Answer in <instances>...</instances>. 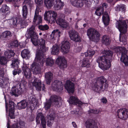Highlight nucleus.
<instances>
[{
  "mask_svg": "<svg viewBox=\"0 0 128 128\" xmlns=\"http://www.w3.org/2000/svg\"><path fill=\"white\" fill-rule=\"evenodd\" d=\"M35 27L34 25L28 29L26 33L28 38H30L32 44L35 46L40 45V48L38 50L36 54L35 60L36 61L39 62L42 59V63L43 64L45 62L44 58V53L47 50L45 46V40L43 38L38 40V36L34 31Z\"/></svg>",
  "mask_w": 128,
  "mask_h": 128,
  "instance_id": "obj_1",
  "label": "nucleus"
},
{
  "mask_svg": "<svg viewBox=\"0 0 128 128\" xmlns=\"http://www.w3.org/2000/svg\"><path fill=\"white\" fill-rule=\"evenodd\" d=\"M108 86L106 79L104 76H101L97 78L96 82L92 84V88L94 91L99 92L102 89L105 90Z\"/></svg>",
  "mask_w": 128,
  "mask_h": 128,
  "instance_id": "obj_2",
  "label": "nucleus"
},
{
  "mask_svg": "<svg viewBox=\"0 0 128 128\" xmlns=\"http://www.w3.org/2000/svg\"><path fill=\"white\" fill-rule=\"evenodd\" d=\"M45 6L48 8H50L54 5L55 10L62 9L64 6L61 0H44Z\"/></svg>",
  "mask_w": 128,
  "mask_h": 128,
  "instance_id": "obj_3",
  "label": "nucleus"
},
{
  "mask_svg": "<svg viewBox=\"0 0 128 128\" xmlns=\"http://www.w3.org/2000/svg\"><path fill=\"white\" fill-rule=\"evenodd\" d=\"M115 51L116 52L121 54V61L123 62L126 66H128V56L126 55L127 52L126 48L124 47L118 46L115 48Z\"/></svg>",
  "mask_w": 128,
  "mask_h": 128,
  "instance_id": "obj_4",
  "label": "nucleus"
},
{
  "mask_svg": "<svg viewBox=\"0 0 128 128\" xmlns=\"http://www.w3.org/2000/svg\"><path fill=\"white\" fill-rule=\"evenodd\" d=\"M110 60L102 56L98 57L96 61L98 64L99 67L102 69L105 70L109 69L111 66Z\"/></svg>",
  "mask_w": 128,
  "mask_h": 128,
  "instance_id": "obj_5",
  "label": "nucleus"
},
{
  "mask_svg": "<svg viewBox=\"0 0 128 128\" xmlns=\"http://www.w3.org/2000/svg\"><path fill=\"white\" fill-rule=\"evenodd\" d=\"M61 98L59 96L53 95L51 96L48 100L44 103V108L46 110L49 109L51 106L52 102H54L56 106L59 105V102L61 100Z\"/></svg>",
  "mask_w": 128,
  "mask_h": 128,
  "instance_id": "obj_6",
  "label": "nucleus"
},
{
  "mask_svg": "<svg viewBox=\"0 0 128 128\" xmlns=\"http://www.w3.org/2000/svg\"><path fill=\"white\" fill-rule=\"evenodd\" d=\"M95 52L94 50H88L85 53L84 55L86 58L83 60L81 66L82 67L89 68L90 66V63L89 59L90 57L92 56L95 53Z\"/></svg>",
  "mask_w": 128,
  "mask_h": 128,
  "instance_id": "obj_7",
  "label": "nucleus"
},
{
  "mask_svg": "<svg viewBox=\"0 0 128 128\" xmlns=\"http://www.w3.org/2000/svg\"><path fill=\"white\" fill-rule=\"evenodd\" d=\"M116 25V27L121 33L123 34L126 32L128 26L125 20H120L119 21H117Z\"/></svg>",
  "mask_w": 128,
  "mask_h": 128,
  "instance_id": "obj_8",
  "label": "nucleus"
},
{
  "mask_svg": "<svg viewBox=\"0 0 128 128\" xmlns=\"http://www.w3.org/2000/svg\"><path fill=\"white\" fill-rule=\"evenodd\" d=\"M87 34L90 40L92 41L98 39L100 36V34L97 31L91 28L88 30Z\"/></svg>",
  "mask_w": 128,
  "mask_h": 128,
  "instance_id": "obj_9",
  "label": "nucleus"
},
{
  "mask_svg": "<svg viewBox=\"0 0 128 128\" xmlns=\"http://www.w3.org/2000/svg\"><path fill=\"white\" fill-rule=\"evenodd\" d=\"M57 15V13L53 11L45 12L44 14V19L45 20L53 22L56 20Z\"/></svg>",
  "mask_w": 128,
  "mask_h": 128,
  "instance_id": "obj_10",
  "label": "nucleus"
},
{
  "mask_svg": "<svg viewBox=\"0 0 128 128\" xmlns=\"http://www.w3.org/2000/svg\"><path fill=\"white\" fill-rule=\"evenodd\" d=\"M24 2L25 5L22 8V15L23 18L26 19L27 18V15L28 13L27 6L29 7L32 6L33 2L31 0H24Z\"/></svg>",
  "mask_w": 128,
  "mask_h": 128,
  "instance_id": "obj_11",
  "label": "nucleus"
},
{
  "mask_svg": "<svg viewBox=\"0 0 128 128\" xmlns=\"http://www.w3.org/2000/svg\"><path fill=\"white\" fill-rule=\"evenodd\" d=\"M116 114L118 118L125 120L128 118V110L120 108L118 110Z\"/></svg>",
  "mask_w": 128,
  "mask_h": 128,
  "instance_id": "obj_12",
  "label": "nucleus"
},
{
  "mask_svg": "<svg viewBox=\"0 0 128 128\" xmlns=\"http://www.w3.org/2000/svg\"><path fill=\"white\" fill-rule=\"evenodd\" d=\"M52 87L54 91L60 92L63 90V86L61 81L55 80L52 84Z\"/></svg>",
  "mask_w": 128,
  "mask_h": 128,
  "instance_id": "obj_13",
  "label": "nucleus"
},
{
  "mask_svg": "<svg viewBox=\"0 0 128 128\" xmlns=\"http://www.w3.org/2000/svg\"><path fill=\"white\" fill-rule=\"evenodd\" d=\"M64 87L68 93L73 94L74 91V83L69 80L66 81Z\"/></svg>",
  "mask_w": 128,
  "mask_h": 128,
  "instance_id": "obj_14",
  "label": "nucleus"
},
{
  "mask_svg": "<svg viewBox=\"0 0 128 128\" xmlns=\"http://www.w3.org/2000/svg\"><path fill=\"white\" fill-rule=\"evenodd\" d=\"M41 120V123L43 128H46V120L42 112H39L37 114L36 119L37 124L40 123V120Z\"/></svg>",
  "mask_w": 128,
  "mask_h": 128,
  "instance_id": "obj_15",
  "label": "nucleus"
},
{
  "mask_svg": "<svg viewBox=\"0 0 128 128\" xmlns=\"http://www.w3.org/2000/svg\"><path fill=\"white\" fill-rule=\"evenodd\" d=\"M56 63L59 66L60 68H64L67 66V61L64 56H59L57 58Z\"/></svg>",
  "mask_w": 128,
  "mask_h": 128,
  "instance_id": "obj_16",
  "label": "nucleus"
},
{
  "mask_svg": "<svg viewBox=\"0 0 128 128\" xmlns=\"http://www.w3.org/2000/svg\"><path fill=\"white\" fill-rule=\"evenodd\" d=\"M22 20L20 15H18L15 18L10 20V24L14 26H16L18 24L22 25L23 22Z\"/></svg>",
  "mask_w": 128,
  "mask_h": 128,
  "instance_id": "obj_17",
  "label": "nucleus"
},
{
  "mask_svg": "<svg viewBox=\"0 0 128 128\" xmlns=\"http://www.w3.org/2000/svg\"><path fill=\"white\" fill-rule=\"evenodd\" d=\"M88 0H70L72 5L77 7H81L83 6L84 3L88 5Z\"/></svg>",
  "mask_w": 128,
  "mask_h": 128,
  "instance_id": "obj_18",
  "label": "nucleus"
},
{
  "mask_svg": "<svg viewBox=\"0 0 128 128\" xmlns=\"http://www.w3.org/2000/svg\"><path fill=\"white\" fill-rule=\"evenodd\" d=\"M69 36L71 39L76 42L81 41L79 33L74 30L70 31L69 32Z\"/></svg>",
  "mask_w": 128,
  "mask_h": 128,
  "instance_id": "obj_19",
  "label": "nucleus"
},
{
  "mask_svg": "<svg viewBox=\"0 0 128 128\" xmlns=\"http://www.w3.org/2000/svg\"><path fill=\"white\" fill-rule=\"evenodd\" d=\"M39 11L35 10L33 22L34 25H39L42 23V18L41 16L39 15Z\"/></svg>",
  "mask_w": 128,
  "mask_h": 128,
  "instance_id": "obj_20",
  "label": "nucleus"
},
{
  "mask_svg": "<svg viewBox=\"0 0 128 128\" xmlns=\"http://www.w3.org/2000/svg\"><path fill=\"white\" fill-rule=\"evenodd\" d=\"M15 105L16 104L14 102L12 101H10L8 105L9 112V115L11 119H14L15 118L14 112Z\"/></svg>",
  "mask_w": 128,
  "mask_h": 128,
  "instance_id": "obj_21",
  "label": "nucleus"
},
{
  "mask_svg": "<svg viewBox=\"0 0 128 128\" xmlns=\"http://www.w3.org/2000/svg\"><path fill=\"white\" fill-rule=\"evenodd\" d=\"M23 92L22 88L17 87L12 88L10 93L12 96H14L15 97H18L19 95H21Z\"/></svg>",
  "mask_w": 128,
  "mask_h": 128,
  "instance_id": "obj_22",
  "label": "nucleus"
},
{
  "mask_svg": "<svg viewBox=\"0 0 128 128\" xmlns=\"http://www.w3.org/2000/svg\"><path fill=\"white\" fill-rule=\"evenodd\" d=\"M86 128H98L95 121L91 119H88L85 122Z\"/></svg>",
  "mask_w": 128,
  "mask_h": 128,
  "instance_id": "obj_23",
  "label": "nucleus"
},
{
  "mask_svg": "<svg viewBox=\"0 0 128 128\" xmlns=\"http://www.w3.org/2000/svg\"><path fill=\"white\" fill-rule=\"evenodd\" d=\"M22 73L27 79L30 78L32 76L31 71L26 64H24L22 67Z\"/></svg>",
  "mask_w": 128,
  "mask_h": 128,
  "instance_id": "obj_24",
  "label": "nucleus"
},
{
  "mask_svg": "<svg viewBox=\"0 0 128 128\" xmlns=\"http://www.w3.org/2000/svg\"><path fill=\"white\" fill-rule=\"evenodd\" d=\"M61 47V51L64 54L68 53L70 48V44L68 42H63Z\"/></svg>",
  "mask_w": 128,
  "mask_h": 128,
  "instance_id": "obj_25",
  "label": "nucleus"
},
{
  "mask_svg": "<svg viewBox=\"0 0 128 128\" xmlns=\"http://www.w3.org/2000/svg\"><path fill=\"white\" fill-rule=\"evenodd\" d=\"M56 22L59 26L64 28H66L68 26V24L65 21V20L62 18H58L56 20Z\"/></svg>",
  "mask_w": 128,
  "mask_h": 128,
  "instance_id": "obj_26",
  "label": "nucleus"
},
{
  "mask_svg": "<svg viewBox=\"0 0 128 128\" xmlns=\"http://www.w3.org/2000/svg\"><path fill=\"white\" fill-rule=\"evenodd\" d=\"M103 21L104 24L106 26H108L109 24L110 21V18L108 12H105L103 15L102 17Z\"/></svg>",
  "mask_w": 128,
  "mask_h": 128,
  "instance_id": "obj_27",
  "label": "nucleus"
},
{
  "mask_svg": "<svg viewBox=\"0 0 128 128\" xmlns=\"http://www.w3.org/2000/svg\"><path fill=\"white\" fill-rule=\"evenodd\" d=\"M32 84L38 90H41L42 83L40 80H38V78H35L34 79V81Z\"/></svg>",
  "mask_w": 128,
  "mask_h": 128,
  "instance_id": "obj_28",
  "label": "nucleus"
},
{
  "mask_svg": "<svg viewBox=\"0 0 128 128\" xmlns=\"http://www.w3.org/2000/svg\"><path fill=\"white\" fill-rule=\"evenodd\" d=\"M52 74L50 72H46L45 74V78L47 84H50L52 78Z\"/></svg>",
  "mask_w": 128,
  "mask_h": 128,
  "instance_id": "obj_29",
  "label": "nucleus"
},
{
  "mask_svg": "<svg viewBox=\"0 0 128 128\" xmlns=\"http://www.w3.org/2000/svg\"><path fill=\"white\" fill-rule=\"evenodd\" d=\"M102 42L103 44L107 46L110 44L111 40L108 36L104 35L102 37Z\"/></svg>",
  "mask_w": 128,
  "mask_h": 128,
  "instance_id": "obj_30",
  "label": "nucleus"
},
{
  "mask_svg": "<svg viewBox=\"0 0 128 128\" xmlns=\"http://www.w3.org/2000/svg\"><path fill=\"white\" fill-rule=\"evenodd\" d=\"M15 54V53L12 50H9L6 51L4 52V57L6 58L8 60L13 57Z\"/></svg>",
  "mask_w": 128,
  "mask_h": 128,
  "instance_id": "obj_31",
  "label": "nucleus"
},
{
  "mask_svg": "<svg viewBox=\"0 0 128 128\" xmlns=\"http://www.w3.org/2000/svg\"><path fill=\"white\" fill-rule=\"evenodd\" d=\"M104 55L103 56L109 59H110L113 56V52L110 50H104L103 52Z\"/></svg>",
  "mask_w": 128,
  "mask_h": 128,
  "instance_id": "obj_32",
  "label": "nucleus"
},
{
  "mask_svg": "<svg viewBox=\"0 0 128 128\" xmlns=\"http://www.w3.org/2000/svg\"><path fill=\"white\" fill-rule=\"evenodd\" d=\"M30 52L28 49H24L21 52V55L23 58H28L30 56Z\"/></svg>",
  "mask_w": 128,
  "mask_h": 128,
  "instance_id": "obj_33",
  "label": "nucleus"
},
{
  "mask_svg": "<svg viewBox=\"0 0 128 128\" xmlns=\"http://www.w3.org/2000/svg\"><path fill=\"white\" fill-rule=\"evenodd\" d=\"M12 62L10 64L11 68H19V65L20 62L18 59H14L12 61Z\"/></svg>",
  "mask_w": 128,
  "mask_h": 128,
  "instance_id": "obj_34",
  "label": "nucleus"
},
{
  "mask_svg": "<svg viewBox=\"0 0 128 128\" xmlns=\"http://www.w3.org/2000/svg\"><path fill=\"white\" fill-rule=\"evenodd\" d=\"M17 105L18 108L19 110L24 108L27 106L26 102L25 100H22L18 103Z\"/></svg>",
  "mask_w": 128,
  "mask_h": 128,
  "instance_id": "obj_35",
  "label": "nucleus"
},
{
  "mask_svg": "<svg viewBox=\"0 0 128 128\" xmlns=\"http://www.w3.org/2000/svg\"><path fill=\"white\" fill-rule=\"evenodd\" d=\"M30 68L32 70L33 72L36 74L39 72L40 70L39 66L37 65L35 63H33L32 64Z\"/></svg>",
  "mask_w": 128,
  "mask_h": 128,
  "instance_id": "obj_36",
  "label": "nucleus"
},
{
  "mask_svg": "<svg viewBox=\"0 0 128 128\" xmlns=\"http://www.w3.org/2000/svg\"><path fill=\"white\" fill-rule=\"evenodd\" d=\"M59 47L56 44L53 45L52 46V49L51 52V53L54 55H57L59 52Z\"/></svg>",
  "mask_w": 128,
  "mask_h": 128,
  "instance_id": "obj_37",
  "label": "nucleus"
},
{
  "mask_svg": "<svg viewBox=\"0 0 128 128\" xmlns=\"http://www.w3.org/2000/svg\"><path fill=\"white\" fill-rule=\"evenodd\" d=\"M114 9L116 12H119L121 11L122 12H125V8L124 5L117 4L115 7Z\"/></svg>",
  "mask_w": 128,
  "mask_h": 128,
  "instance_id": "obj_38",
  "label": "nucleus"
},
{
  "mask_svg": "<svg viewBox=\"0 0 128 128\" xmlns=\"http://www.w3.org/2000/svg\"><path fill=\"white\" fill-rule=\"evenodd\" d=\"M35 3L37 5L35 10H38L42 7L43 0H34Z\"/></svg>",
  "mask_w": 128,
  "mask_h": 128,
  "instance_id": "obj_39",
  "label": "nucleus"
},
{
  "mask_svg": "<svg viewBox=\"0 0 128 128\" xmlns=\"http://www.w3.org/2000/svg\"><path fill=\"white\" fill-rule=\"evenodd\" d=\"M11 36V33L10 31L6 30L2 33L1 36L2 38H6Z\"/></svg>",
  "mask_w": 128,
  "mask_h": 128,
  "instance_id": "obj_40",
  "label": "nucleus"
},
{
  "mask_svg": "<svg viewBox=\"0 0 128 128\" xmlns=\"http://www.w3.org/2000/svg\"><path fill=\"white\" fill-rule=\"evenodd\" d=\"M78 98L74 96H71L69 98V103L71 104L75 105L76 104Z\"/></svg>",
  "mask_w": 128,
  "mask_h": 128,
  "instance_id": "obj_41",
  "label": "nucleus"
},
{
  "mask_svg": "<svg viewBox=\"0 0 128 128\" xmlns=\"http://www.w3.org/2000/svg\"><path fill=\"white\" fill-rule=\"evenodd\" d=\"M54 60L51 58H48L46 60V66H52L54 64Z\"/></svg>",
  "mask_w": 128,
  "mask_h": 128,
  "instance_id": "obj_42",
  "label": "nucleus"
},
{
  "mask_svg": "<svg viewBox=\"0 0 128 128\" xmlns=\"http://www.w3.org/2000/svg\"><path fill=\"white\" fill-rule=\"evenodd\" d=\"M18 42L16 40L11 41L10 44V46L12 48H14L18 47L19 45Z\"/></svg>",
  "mask_w": 128,
  "mask_h": 128,
  "instance_id": "obj_43",
  "label": "nucleus"
},
{
  "mask_svg": "<svg viewBox=\"0 0 128 128\" xmlns=\"http://www.w3.org/2000/svg\"><path fill=\"white\" fill-rule=\"evenodd\" d=\"M8 61L4 56L0 57V64L2 66L6 65Z\"/></svg>",
  "mask_w": 128,
  "mask_h": 128,
  "instance_id": "obj_44",
  "label": "nucleus"
},
{
  "mask_svg": "<svg viewBox=\"0 0 128 128\" xmlns=\"http://www.w3.org/2000/svg\"><path fill=\"white\" fill-rule=\"evenodd\" d=\"M27 84V82L24 79H22L20 82L19 87L22 88V90L23 88L24 89L25 88V87L26 86Z\"/></svg>",
  "mask_w": 128,
  "mask_h": 128,
  "instance_id": "obj_45",
  "label": "nucleus"
},
{
  "mask_svg": "<svg viewBox=\"0 0 128 128\" xmlns=\"http://www.w3.org/2000/svg\"><path fill=\"white\" fill-rule=\"evenodd\" d=\"M104 10L103 9H101L100 7L97 8L95 12V14L98 16H101L102 14H103Z\"/></svg>",
  "mask_w": 128,
  "mask_h": 128,
  "instance_id": "obj_46",
  "label": "nucleus"
},
{
  "mask_svg": "<svg viewBox=\"0 0 128 128\" xmlns=\"http://www.w3.org/2000/svg\"><path fill=\"white\" fill-rule=\"evenodd\" d=\"M14 70L12 71V73L14 76L18 74V75L21 72V70L20 68H14Z\"/></svg>",
  "mask_w": 128,
  "mask_h": 128,
  "instance_id": "obj_47",
  "label": "nucleus"
},
{
  "mask_svg": "<svg viewBox=\"0 0 128 128\" xmlns=\"http://www.w3.org/2000/svg\"><path fill=\"white\" fill-rule=\"evenodd\" d=\"M9 8L6 4H4L2 6L0 9V12L2 13H5L8 11Z\"/></svg>",
  "mask_w": 128,
  "mask_h": 128,
  "instance_id": "obj_48",
  "label": "nucleus"
},
{
  "mask_svg": "<svg viewBox=\"0 0 128 128\" xmlns=\"http://www.w3.org/2000/svg\"><path fill=\"white\" fill-rule=\"evenodd\" d=\"M38 28L40 30L42 31L47 30L49 28L48 26L46 24L44 25H39Z\"/></svg>",
  "mask_w": 128,
  "mask_h": 128,
  "instance_id": "obj_49",
  "label": "nucleus"
},
{
  "mask_svg": "<svg viewBox=\"0 0 128 128\" xmlns=\"http://www.w3.org/2000/svg\"><path fill=\"white\" fill-rule=\"evenodd\" d=\"M36 102V99L34 98H32V100L31 103L30 104V108L31 110H33L35 108V106L34 105V103Z\"/></svg>",
  "mask_w": 128,
  "mask_h": 128,
  "instance_id": "obj_50",
  "label": "nucleus"
},
{
  "mask_svg": "<svg viewBox=\"0 0 128 128\" xmlns=\"http://www.w3.org/2000/svg\"><path fill=\"white\" fill-rule=\"evenodd\" d=\"M61 32L59 31L58 29L54 30H53L52 32V34L51 35H53V37H54V35H58V37H60V36Z\"/></svg>",
  "mask_w": 128,
  "mask_h": 128,
  "instance_id": "obj_51",
  "label": "nucleus"
},
{
  "mask_svg": "<svg viewBox=\"0 0 128 128\" xmlns=\"http://www.w3.org/2000/svg\"><path fill=\"white\" fill-rule=\"evenodd\" d=\"M100 112V110H99L97 109H91L89 110L88 111L89 114L93 113L94 114H98Z\"/></svg>",
  "mask_w": 128,
  "mask_h": 128,
  "instance_id": "obj_52",
  "label": "nucleus"
},
{
  "mask_svg": "<svg viewBox=\"0 0 128 128\" xmlns=\"http://www.w3.org/2000/svg\"><path fill=\"white\" fill-rule=\"evenodd\" d=\"M6 83L2 80H0V86L2 88H5Z\"/></svg>",
  "mask_w": 128,
  "mask_h": 128,
  "instance_id": "obj_53",
  "label": "nucleus"
},
{
  "mask_svg": "<svg viewBox=\"0 0 128 128\" xmlns=\"http://www.w3.org/2000/svg\"><path fill=\"white\" fill-rule=\"evenodd\" d=\"M55 115L54 113H51L48 116V118L50 120H53L54 119Z\"/></svg>",
  "mask_w": 128,
  "mask_h": 128,
  "instance_id": "obj_54",
  "label": "nucleus"
},
{
  "mask_svg": "<svg viewBox=\"0 0 128 128\" xmlns=\"http://www.w3.org/2000/svg\"><path fill=\"white\" fill-rule=\"evenodd\" d=\"M126 36L124 35L122 36V39H121V38L120 36V34L119 40L120 42H126Z\"/></svg>",
  "mask_w": 128,
  "mask_h": 128,
  "instance_id": "obj_55",
  "label": "nucleus"
},
{
  "mask_svg": "<svg viewBox=\"0 0 128 128\" xmlns=\"http://www.w3.org/2000/svg\"><path fill=\"white\" fill-rule=\"evenodd\" d=\"M108 6V4L106 3H103L102 5L100 7L101 8V9H103V10H104V9L107 8Z\"/></svg>",
  "mask_w": 128,
  "mask_h": 128,
  "instance_id": "obj_56",
  "label": "nucleus"
},
{
  "mask_svg": "<svg viewBox=\"0 0 128 128\" xmlns=\"http://www.w3.org/2000/svg\"><path fill=\"white\" fill-rule=\"evenodd\" d=\"M76 104H75V105H77L78 104V106L79 107H80L82 106V105L84 104V103H83L80 100H79L78 99V98L77 100V102H76Z\"/></svg>",
  "mask_w": 128,
  "mask_h": 128,
  "instance_id": "obj_57",
  "label": "nucleus"
},
{
  "mask_svg": "<svg viewBox=\"0 0 128 128\" xmlns=\"http://www.w3.org/2000/svg\"><path fill=\"white\" fill-rule=\"evenodd\" d=\"M82 48L81 46H78L77 47V48H76L74 50V51L76 52H80L82 50Z\"/></svg>",
  "mask_w": 128,
  "mask_h": 128,
  "instance_id": "obj_58",
  "label": "nucleus"
},
{
  "mask_svg": "<svg viewBox=\"0 0 128 128\" xmlns=\"http://www.w3.org/2000/svg\"><path fill=\"white\" fill-rule=\"evenodd\" d=\"M101 101L103 103L105 104H106L107 102V100L105 97H104L102 98Z\"/></svg>",
  "mask_w": 128,
  "mask_h": 128,
  "instance_id": "obj_59",
  "label": "nucleus"
},
{
  "mask_svg": "<svg viewBox=\"0 0 128 128\" xmlns=\"http://www.w3.org/2000/svg\"><path fill=\"white\" fill-rule=\"evenodd\" d=\"M19 124L22 126H25V123L24 121H20L19 123Z\"/></svg>",
  "mask_w": 128,
  "mask_h": 128,
  "instance_id": "obj_60",
  "label": "nucleus"
},
{
  "mask_svg": "<svg viewBox=\"0 0 128 128\" xmlns=\"http://www.w3.org/2000/svg\"><path fill=\"white\" fill-rule=\"evenodd\" d=\"M18 126L17 124H13L11 128H18Z\"/></svg>",
  "mask_w": 128,
  "mask_h": 128,
  "instance_id": "obj_61",
  "label": "nucleus"
},
{
  "mask_svg": "<svg viewBox=\"0 0 128 128\" xmlns=\"http://www.w3.org/2000/svg\"><path fill=\"white\" fill-rule=\"evenodd\" d=\"M47 126L49 127H50L52 126V123L50 121L48 120L47 121Z\"/></svg>",
  "mask_w": 128,
  "mask_h": 128,
  "instance_id": "obj_62",
  "label": "nucleus"
},
{
  "mask_svg": "<svg viewBox=\"0 0 128 128\" xmlns=\"http://www.w3.org/2000/svg\"><path fill=\"white\" fill-rule=\"evenodd\" d=\"M72 124L73 127H74V128H77V126L75 122H72Z\"/></svg>",
  "mask_w": 128,
  "mask_h": 128,
  "instance_id": "obj_63",
  "label": "nucleus"
},
{
  "mask_svg": "<svg viewBox=\"0 0 128 128\" xmlns=\"http://www.w3.org/2000/svg\"><path fill=\"white\" fill-rule=\"evenodd\" d=\"M6 111L7 112L8 111V104L6 102Z\"/></svg>",
  "mask_w": 128,
  "mask_h": 128,
  "instance_id": "obj_64",
  "label": "nucleus"
}]
</instances>
